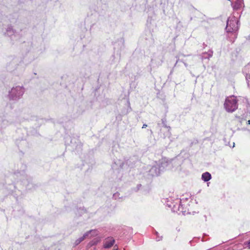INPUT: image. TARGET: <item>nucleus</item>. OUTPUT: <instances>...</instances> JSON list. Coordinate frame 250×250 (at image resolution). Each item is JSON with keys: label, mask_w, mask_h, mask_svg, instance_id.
I'll use <instances>...</instances> for the list:
<instances>
[{"label": "nucleus", "mask_w": 250, "mask_h": 250, "mask_svg": "<svg viewBox=\"0 0 250 250\" xmlns=\"http://www.w3.org/2000/svg\"><path fill=\"white\" fill-rule=\"evenodd\" d=\"M239 28V21L234 17H229L227 22L226 30L228 33V39L231 42L237 38V31Z\"/></svg>", "instance_id": "f257e3e1"}, {"label": "nucleus", "mask_w": 250, "mask_h": 250, "mask_svg": "<svg viewBox=\"0 0 250 250\" xmlns=\"http://www.w3.org/2000/svg\"><path fill=\"white\" fill-rule=\"evenodd\" d=\"M187 200L185 199H176L173 202L169 203L167 201V206L171 208L173 212H175L180 214L182 213L185 214L187 211L188 208Z\"/></svg>", "instance_id": "f03ea898"}, {"label": "nucleus", "mask_w": 250, "mask_h": 250, "mask_svg": "<svg viewBox=\"0 0 250 250\" xmlns=\"http://www.w3.org/2000/svg\"><path fill=\"white\" fill-rule=\"evenodd\" d=\"M224 107L229 112H232L238 108L236 97L232 96L227 97L224 103Z\"/></svg>", "instance_id": "7ed1b4c3"}, {"label": "nucleus", "mask_w": 250, "mask_h": 250, "mask_svg": "<svg viewBox=\"0 0 250 250\" xmlns=\"http://www.w3.org/2000/svg\"><path fill=\"white\" fill-rule=\"evenodd\" d=\"M176 161V159L168 160L166 158H164L157 162V166L160 167V168L161 169V171H162L165 169H169L171 168L172 165L175 164Z\"/></svg>", "instance_id": "20e7f679"}, {"label": "nucleus", "mask_w": 250, "mask_h": 250, "mask_svg": "<svg viewBox=\"0 0 250 250\" xmlns=\"http://www.w3.org/2000/svg\"><path fill=\"white\" fill-rule=\"evenodd\" d=\"M162 123L163 125V128H160V125L159 123L157 124L158 127L160 128V132L159 134L161 137L165 138L166 137H170L171 133L170 132V127L167 125V121L165 118L162 119Z\"/></svg>", "instance_id": "39448f33"}, {"label": "nucleus", "mask_w": 250, "mask_h": 250, "mask_svg": "<svg viewBox=\"0 0 250 250\" xmlns=\"http://www.w3.org/2000/svg\"><path fill=\"white\" fill-rule=\"evenodd\" d=\"M28 190H32L36 188V185L32 182V179L27 175L21 181Z\"/></svg>", "instance_id": "423d86ee"}, {"label": "nucleus", "mask_w": 250, "mask_h": 250, "mask_svg": "<svg viewBox=\"0 0 250 250\" xmlns=\"http://www.w3.org/2000/svg\"><path fill=\"white\" fill-rule=\"evenodd\" d=\"M96 230H90L86 233H85L83 236L81 237H80L78 239H77L74 245L75 246H77L79 245L82 241L84 240L86 238L88 237L89 235H90V236H94L96 235Z\"/></svg>", "instance_id": "0eeeda50"}, {"label": "nucleus", "mask_w": 250, "mask_h": 250, "mask_svg": "<svg viewBox=\"0 0 250 250\" xmlns=\"http://www.w3.org/2000/svg\"><path fill=\"white\" fill-rule=\"evenodd\" d=\"M157 162L155 163V164L151 167L150 169L148 171L149 175L152 176H158L161 172V169L160 168V167L157 166Z\"/></svg>", "instance_id": "6e6552de"}, {"label": "nucleus", "mask_w": 250, "mask_h": 250, "mask_svg": "<svg viewBox=\"0 0 250 250\" xmlns=\"http://www.w3.org/2000/svg\"><path fill=\"white\" fill-rule=\"evenodd\" d=\"M115 243V240L113 237H107L104 242V248L109 249L113 246Z\"/></svg>", "instance_id": "1a4fd4ad"}, {"label": "nucleus", "mask_w": 250, "mask_h": 250, "mask_svg": "<svg viewBox=\"0 0 250 250\" xmlns=\"http://www.w3.org/2000/svg\"><path fill=\"white\" fill-rule=\"evenodd\" d=\"M244 6L243 0H236L234 3L232 4V6L234 10H239Z\"/></svg>", "instance_id": "9d476101"}, {"label": "nucleus", "mask_w": 250, "mask_h": 250, "mask_svg": "<svg viewBox=\"0 0 250 250\" xmlns=\"http://www.w3.org/2000/svg\"><path fill=\"white\" fill-rule=\"evenodd\" d=\"M213 55V51L211 50H208L207 52L203 53L200 55V58L203 60L204 59H209Z\"/></svg>", "instance_id": "9b49d317"}, {"label": "nucleus", "mask_w": 250, "mask_h": 250, "mask_svg": "<svg viewBox=\"0 0 250 250\" xmlns=\"http://www.w3.org/2000/svg\"><path fill=\"white\" fill-rule=\"evenodd\" d=\"M24 91L23 86H17V98H20L23 95Z\"/></svg>", "instance_id": "f8f14e48"}, {"label": "nucleus", "mask_w": 250, "mask_h": 250, "mask_svg": "<svg viewBox=\"0 0 250 250\" xmlns=\"http://www.w3.org/2000/svg\"><path fill=\"white\" fill-rule=\"evenodd\" d=\"M201 178L204 182H208L211 179V175L210 173L206 172L202 174Z\"/></svg>", "instance_id": "ddd939ff"}, {"label": "nucleus", "mask_w": 250, "mask_h": 250, "mask_svg": "<svg viewBox=\"0 0 250 250\" xmlns=\"http://www.w3.org/2000/svg\"><path fill=\"white\" fill-rule=\"evenodd\" d=\"M155 235L156 236V240L157 241H159L162 240V236H160L159 233L157 231H155Z\"/></svg>", "instance_id": "4468645a"}, {"label": "nucleus", "mask_w": 250, "mask_h": 250, "mask_svg": "<svg viewBox=\"0 0 250 250\" xmlns=\"http://www.w3.org/2000/svg\"><path fill=\"white\" fill-rule=\"evenodd\" d=\"M120 193L119 192L115 193L113 195V198L115 200H118L121 198L120 196Z\"/></svg>", "instance_id": "2eb2a0df"}, {"label": "nucleus", "mask_w": 250, "mask_h": 250, "mask_svg": "<svg viewBox=\"0 0 250 250\" xmlns=\"http://www.w3.org/2000/svg\"><path fill=\"white\" fill-rule=\"evenodd\" d=\"M246 80L247 81V83L248 85H249V82L250 80V74H246Z\"/></svg>", "instance_id": "dca6fc26"}, {"label": "nucleus", "mask_w": 250, "mask_h": 250, "mask_svg": "<svg viewBox=\"0 0 250 250\" xmlns=\"http://www.w3.org/2000/svg\"><path fill=\"white\" fill-rule=\"evenodd\" d=\"M142 187L141 184L137 185V187L134 188V191L137 192L140 189V188Z\"/></svg>", "instance_id": "f3484780"}, {"label": "nucleus", "mask_w": 250, "mask_h": 250, "mask_svg": "<svg viewBox=\"0 0 250 250\" xmlns=\"http://www.w3.org/2000/svg\"><path fill=\"white\" fill-rule=\"evenodd\" d=\"M183 62L184 63V64L185 66L186 67H188V64H187L186 62H185L184 61H182V60H180V59H178L177 60V61H176V63H175V65H176L177 64V63H178V62Z\"/></svg>", "instance_id": "a211bd4d"}, {"label": "nucleus", "mask_w": 250, "mask_h": 250, "mask_svg": "<svg viewBox=\"0 0 250 250\" xmlns=\"http://www.w3.org/2000/svg\"><path fill=\"white\" fill-rule=\"evenodd\" d=\"M244 245L248 247L249 249H250V240L248 242H245Z\"/></svg>", "instance_id": "6ab92c4d"}, {"label": "nucleus", "mask_w": 250, "mask_h": 250, "mask_svg": "<svg viewBox=\"0 0 250 250\" xmlns=\"http://www.w3.org/2000/svg\"><path fill=\"white\" fill-rule=\"evenodd\" d=\"M147 126V125L146 124H144L142 126V128H145Z\"/></svg>", "instance_id": "aec40b11"}, {"label": "nucleus", "mask_w": 250, "mask_h": 250, "mask_svg": "<svg viewBox=\"0 0 250 250\" xmlns=\"http://www.w3.org/2000/svg\"><path fill=\"white\" fill-rule=\"evenodd\" d=\"M113 250H118V248L117 247V245L114 246V249Z\"/></svg>", "instance_id": "412c9836"}, {"label": "nucleus", "mask_w": 250, "mask_h": 250, "mask_svg": "<svg viewBox=\"0 0 250 250\" xmlns=\"http://www.w3.org/2000/svg\"><path fill=\"white\" fill-rule=\"evenodd\" d=\"M247 124L250 125V120H249L247 121Z\"/></svg>", "instance_id": "4be33fe9"}, {"label": "nucleus", "mask_w": 250, "mask_h": 250, "mask_svg": "<svg viewBox=\"0 0 250 250\" xmlns=\"http://www.w3.org/2000/svg\"><path fill=\"white\" fill-rule=\"evenodd\" d=\"M182 56H184V57H185V56H186V55H183V54H182Z\"/></svg>", "instance_id": "5701e85b"}]
</instances>
